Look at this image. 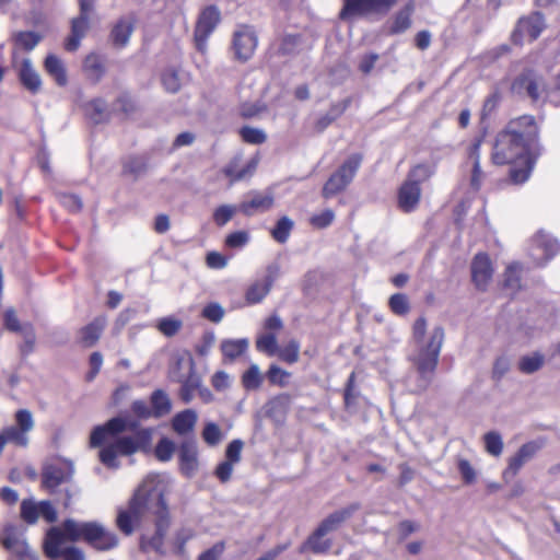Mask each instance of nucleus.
<instances>
[{
	"instance_id": "6e6552de",
	"label": "nucleus",
	"mask_w": 560,
	"mask_h": 560,
	"mask_svg": "<svg viewBox=\"0 0 560 560\" xmlns=\"http://www.w3.org/2000/svg\"><path fill=\"white\" fill-rule=\"evenodd\" d=\"M343 2L340 19L350 20L371 13H386L397 0H343Z\"/></svg>"
},
{
	"instance_id": "f3484780",
	"label": "nucleus",
	"mask_w": 560,
	"mask_h": 560,
	"mask_svg": "<svg viewBox=\"0 0 560 560\" xmlns=\"http://www.w3.org/2000/svg\"><path fill=\"white\" fill-rule=\"evenodd\" d=\"M257 46V36L248 26H242L234 33L233 49L235 57L242 61L248 60Z\"/></svg>"
},
{
	"instance_id": "a19ab883",
	"label": "nucleus",
	"mask_w": 560,
	"mask_h": 560,
	"mask_svg": "<svg viewBox=\"0 0 560 560\" xmlns=\"http://www.w3.org/2000/svg\"><path fill=\"white\" fill-rule=\"evenodd\" d=\"M486 451L492 456H500L503 451L502 436L497 431H490L483 436Z\"/></svg>"
},
{
	"instance_id": "f8f14e48",
	"label": "nucleus",
	"mask_w": 560,
	"mask_h": 560,
	"mask_svg": "<svg viewBox=\"0 0 560 560\" xmlns=\"http://www.w3.org/2000/svg\"><path fill=\"white\" fill-rule=\"evenodd\" d=\"M73 475V465L71 462L63 460L45 466L42 474L43 487L54 491L62 482L71 479Z\"/></svg>"
},
{
	"instance_id": "0e129e2a",
	"label": "nucleus",
	"mask_w": 560,
	"mask_h": 560,
	"mask_svg": "<svg viewBox=\"0 0 560 560\" xmlns=\"http://www.w3.org/2000/svg\"><path fill=\"white\" fill-rule=\"evenodd\" d=\"M504 285L512 290L520 288V266L517 264L506 268Z\"/></svg>"
},
{
	"instance_id": "603ef678",
	"label": "nucleus",
	"mask_w": 560,
	"mask_h": 560,
	"mask_svg": "<svg viewBox=\"0 0 560 560\" xmlns=\"http://www.w3.org/2000/svg\"><path fill=\"white\" fill-rule=\"evenodd\" d=\"M15 422H16L15 427H18V429H21V431H23L24 434H26V435L34 428L33 415L27 409H20L16 411Z\"/></svg>"
},
{
	"instance_id": "2f4dec72",
	"label": "nucleus",
	"mask_w": 560,
	"mask_h": 560,
	"mask_svg": "<svg viewBox=\"0 0 560 560\" xmlns=\"http://www.w3.org/2000/svg\"><path fill=\"white\" fill-rule=\"evenodd\" d=\"M150 401L153 411V418H162L168 415L172 410V401L168 395L162 389L154 390L151 394Z\"/></svg>"
},
{
	"instance_id": "8fccbe9b",
	"label": "nucleus",
	"mask_w": 560,
	"mask_h": 560,
	"mask_svg": "<svg viewBox=\"0 0 560 560\" xmlns=\"http://www.w3.org/2000/svg\"><path fill=\"white\" fill-rule=\"evenodd\" d=\"M240 135L245 142L252 144L264 143L267 139L266 133L261 129L253 127H243L240 130Z\"/></svg>"
},
{
	"instance_id": "7ed1b4c3",
	"label": "nucleus",
	"mask_w": 560,
	"mask_h": 560,
	"mask_svg": "<svg viewBox=\"0 0 560 560\" xmlns=\"http://www.w3.org/2000/svg\"><path fill=\"white\" fill-rule=\"evenodd\" d=\"M538 128L533 116L524 115L511 121L505 130L497 136L492 151V162L497 165L520 163L521 167L510 170L515 184L526 182L533 170L529 152L536 148Z\"/></svg>"
},
{
	"instance_id": "aec40b11",
	"label": "nucleus",
	"mask_w": 560,
	"mask_h": 560,
	"mask_svg": "<svg viewBox=\"0 0 560 560\" xmlns=\"http://www.w3.org/2000/svg\"><path fill=\"white\" fill-rule=\"evenodd\" d=\"M359 509L360 505L358 503H352L349 506L335 511L319 523L317 529L323 534L328 535L329 533L337 530Z\"/></svg>"
},
{
	"instance_id": "a211bd4d",
	"label": "nucleus",
	"mask_w": 560,
	"mask_h": 560,
	"mask_svg": "<svg viewBox=\"0 0 560 560\" xmlns=\"http://www.w3.org/2000/svg\"><path fill=\"white\" fill-rule=\"evenodd\" d=\"M535 247L532 256L540 260L539 264L547 261L560 252L559 242L545 232H538L533 240Z\"/></svg>"
},
{
	"instance_id": "0eeeda50",
	"label": "nucleus",
	"mask_w": 560,
	"mask_h": 560,
	"mask_svg": "<svg viewBox=\"0 0 560 560\" xmlns=\"http://www.w3.org/2000/svg\"><path fill=\"white\" fill-rule=\"evenodd\" d=\"M172 377L182 383L179 396L184 402H189L201 383L199 376L194 373V360L190 355L176 358Z\"/></svg>"
},
{
	"instance_id": "473e14b6",
	"label": "nucleus",
	"mask_w": 560,
	"mask_h": 560,
	"mask_svg": "<svg viewBox=\"0 0 560 560\" xmlns=\"http://www.w3.org/2000/svg\"><path fill=\"white\" fill-rule=\"evenodd\" d=\"M196 422L197 413L192 409H186L174 417L172 425L178 434H186L192 431Z\"/></svg>"
},
{
	"instance_id": "2eb2a0df",
	"label": "nucleus",
	"mask_w": 560,
	"mask_h": 560,
	"mask_svg": "<svg viewBox=\"0 0 560 560\" xmlns=\"http://www.w3.org/2000/svg\"><path fill=\"white\" fill-rule=\"evenodd\" d=\"M541 80L532 70L522 72L512 83L511 90L513 93L527 96L533 101H538L541 94Z\"/></svg>"
},
{
	"instance_id": "3c124183",
	"label": "nucleus",
	"mask_w": 560,
	"mask_h": 560,
	"mask_svg": "<svg viewBox=\"0 0 560 560\" xmlns=\"http://www.w3.org/2000/svg\"><path fill=\"white\" fill-rule=\"evenodd\" d=\"M39 516V504L23 500L21 503V517L28 524H35Z\"/></svg>"
},
{
	"instance_id": "393cba45",
	"label": "nucleus",
	"mask_w": 560,
	"mask_h": 560,
	"mask_svg": "<svg viewBox=\"0 0 560 560\" xmlns=\"http://www.w3.org/2000/svg\"><path fill=\"white\" fill-rule=\"evenodd\" d=\"M106 323L107 318L101 315L94 318L90 324L81 328L80 343L85 348L94 346L98 341L106 326Z\"/></svg>"
},
{
	"instance_id": "6ab92c4d",
	"label": "nucleus",
	"mask_w": 560,
	"mask_h": 560,
	"mask_svg": "<svg viewBox=\"0 0 560 560\" xmlns=\"http://www.w3.org/2000/svg\"><path fill=\"white\" fill-rule=\"evenodd\" d=\"M493 269L486 254H478L471 262L472 281L479 290H486L492 278Z\"/></svg>"
},
{
	"instance_id": "ddd939ff",
	"label": "nucleus",
	"mask_w": 560,
	"mask_h": 560,
	"mask_svg": "<svg viewBox=\"0 0 560 560\" xmlns=\"http://www.w3.org/2000/svg\"><path fill=\"white\" fill-rule=\"evenodd\" d=\"M545 27L542 14L534 12L526 18L520 19L512 35L514 43L520 44L523 39L535 40Z\"/></svg>"
},
{
	"instance_id": "a18cd8bd",
	"label": "nucleus",
	"mask_w": 560,
	"mask_h": 560,
	"mask_svg": "<svg viewBox=\"0 0 560 560\" xmlns=\"http://www.w3.org/2000/svg\"><path fill=\"white\" fill-rule=\"evenodd\" d=\"M3 326L12 332L21 334L26 328V324H21L18 314L13 307H9L3 313Z\"/></svg>"
},
{
	"instance_id": "774afa93",
	"label": "nucleus",
	"mask_w": 560,
	"mask_h": 560,
	"mask_svg": "<svg viewBox=\"0 0 560 560\" xmlns=\"http://www.w3.org/2000/svg\"><path fill=\"white\" fill-rule=\"evenodd\" d=\"M60 203L71 212H79L82 208L81 199L72 194H61L59 195Z\"/></svg>"
},
{
	"instance_id": "680f3d73",
	"label": "nucleus",
	"mask_w": 560,
	"mask_h": 560,
	"mask_svg": "<svg viewBox=\"0 0 560 560\" xmlns=\"http://www.w3.org/2000/svg\"><path fill=\"white\" fill-rule=\"evenodd\" d=\"M244 447V443L242 440H233L225 450V458L226 460H231L234 464H237L241 460L242 450Z\"/></svg>"
},
{
	"instance_id": "9d476101",
	"label": "nucleus",
	"mask_w": 560,
	"mask_h": 560,
	"mask_svg": "<svg viewBox=\"0 0 560 560\" xmlns=\"http://www.w3.org/2000/svg\"><path fill=\"white\" fill-rule=\"evenodd\" d=\"M220 19V11L214 5H209L201 11L195 28V42L198 50L206 49L207 39L219 24Z\"/></svg>"
},
{
	"instance_id": "5701e85b",
	"label": "nucleus",
	"mask_w": 560,
	"mask_h": 560,
	"mask_svg": "<svg viewBox=\"0 0 560 560\" xmlns=\"http://www.w3.org/2000/svg\"><path fill=\"white\" fill-rule=\"evenodd\" d=\"M180 470L187 477L192 476L198 467L197 445L194 441H184L178 451Z\"/></svg>"
},
{
	"instance_id": "58836bf2",
	"label": "nucleus",
	"mask_w": 560,
	"mask_h": 560,
	"mask_svg": "<svg viewBox=\"0 0 560 560\" xmlns=\"http://www.w3.org/2000/svg\"><path fill=\"white\" fill-rule=\"evenodd\" d=\"M294 226V222L287 215L280 218L276 226L271 230L273 240L280 244L288 241L290 233Z\"/></svg>"
},
{
	"instance_id": "f257e3e1",
	"label": "nucleus",
	"mask_w": 560,
	"mask_h": 560,
	"mask_svg": "<svg viewBox=\"0 0 560 560\" xmlns=\"http://www.w3.org/2000/svg\"><path fill=\"white\" fill-rule=\"evenodd\" d=\"M164 490L160 475H148L133 493L128 508L119 510L116 518L118 529L126 536H130L135 528L142 524L145 515H151L154 533L151 536L142 534L139 547L143 552L152 550L160 556L166 555L164 542L172 524Z\"/></svg>"
},
{
	"instance_id": "1a4fd4ad",
	"label": "nucleus",
	"mask_w": 560,
	"mask_h": 560,
	"mask_svg": "<svg viewBox=\"0 0 560 560\" xmlns=\"http://www.w3.org/2000/svg\"><path fill=\"white\" fill-rule=\"evenodd\" d=\"M3 547L10 551V560H38L37 553L30 547L23 535L12 524L5 525Z\"/></svg>"
},
{
	"instance_id": "4be33fe9",
	"label": "nucleus",
	"mask_w": 560,
	"mask_h": 560,
	"mask_svg": "<svg viewBox=\"0 0 560 560\" xmlns=\"http://www.w3.org/2000/svg\"><path fill=\"white\" fill-rule=\"evenodd\" d=\"M250 199L240 205V211L245 215H253L255 212L268 211L273 206V195L271 192H250Z\"/></svg>"
},
{
	"instance_id": "052dcab7",
	"label": "nucleus",
	"mask_w": 560,
	"mask_h": 560,
	"mask_svg": "<svg viewBox=\"0 0 560 560\" xmlns=\"http://www.w3.org/2000/svg\"><path fill=\"white\" fill-rule=\"evenodd\" d=\"M119 455H131L137 452L131 436H122L112 443Z\"/></svg>"
},
{
	"instance_id": "4c0bfd02",
	"label": "nucleus",
	"mask_w": 560,
	"mask_h": 560,
	"mask_svg": "<svg viewBox=\"0 0 560 560\" xmlns=\"http://www.w3.org/2000/svg\"><path fill=\"white\" fill-rule=\"evenodd\" d=\"M435 173V164L420 163L408 173L407 180L416 182L419 186Z\"/></svg>"
},
{
	"instance_id": "c756f323",
	"label": "nucleus",
	"mask_w": 560,
	"mask_h": 560,
	"mask_svg": "<svg viewBox=\"0 0 560 560\" xmlns=\"http://www.w3.org/2000/svg\"><path fill=\"white\" fill-rule=\"evenodd\" d=\"M86 114L94 124H102L110 118L112 110L103 98H94L86 104Z\"/></svg>"
},
{
	"instance_id": "a878e982",
	"label": "nucleus",
	"mask_w": 560,
	"mask_h": 560,
	"mask_svg": "<svg viewBox=\"0 0 560 560\" xmlns=\"http://www.w3.org/2000/svg\"><path fill=\"white\" fill-rule=\"evenodd\" d=\"M248 347L249 341L247 338L225 339L220 346L224 359L229 362H233L242 357L248 350Z\"/></svg>"
},
{
	"instance_id": "423d86ee",
	"label": "nucleus",
	"mask_w": 560,
	"mask_h": 560,
	"mask_svg": "<svg viewBox=\"0 0 560 560\" xmlns=\"http://www.w3.org/2000/svg\"><path fill=\"white\" fill-rule=\"evenodd\" d=\"M362 154H351L325 183L322 195L329 199L343 191L353 180L362 163Z\"/></svg>"
},
{
	"instance_id": "4d7b16f0",
	"label": "nucleus",
	"mask_w": 560,
	"mask_h": 560,
	"mask_svg": "<svg viewBox=\"0 0 560 560\" xmlns=\"http://www.w3.org/2000/svg\"><path fill=\"white\" fill-rule=\"evenodd\" d=\"M202 438L208 445L214 446L220 443L222 439V432L218 424L209 422L206 424L202 431Z\"/></svg>"
},
{
	"instance_id": "39448f33",
	"label": "nucleus",
	"mask_w": 560,
	"mask_h": 560,
	"mask_svg": "<svg viewBox=\"0 0 560 560\" xmlns=\"http://www.w3.org/2000/svg\"><path fill=\"white\" fill-rule=\"evenodd\" d=\"M137 422L122 417H115L108 420L103 425H97L93 429L90 436V444L92 447L101 446L108 436L117 435L126 430L135 431L131 436L137 451L147 450L151 445L153 430L137 429Z\"/></svg>"
},
{
	"instance_id": "37998d69",
	"label": "nucleus",
	"mask_w": 560,
	"mask_h": 560,
	"mask_svg": "<svg viewBox=\"0 0 560 560\" xmlns=\"http://www.w3.org/2000/svg\"><path fill=\"white\" fill-rule=\"evenodd\" d=\"M258 351L273 355L278 351L277 337L273 334H264L256 340Z\"/></svg>"
},
{
	"instance_id": "b1692460",
	"label": "nucleus",
	"mask_w": 560,
	"mask_h": 560,
	"mask_svg": "<svg viewBox=\"0 0 560 560\" xmlns=\"http://www.w3.org/2000/svg\"><path fill=\"white\" fill-rule=\"evenodd\" d=\"M18 74L21 83L32 93H37L42 85V80L37 71L32 66L28 58H24L20 66L16 65Z\"/></svg>"
},
{
	"instance_id": "c03bdc74",
	"label": "nucleus",
	"mask_w": 560,
	"mask_h": 560,
	"mask_svg": "<svg viewBox=\"0 0 560 560\" xmlns=\"http://www.w3.org/2000/svg\"><path fill=\"white\" fill-rule=\"evenodd\" d=\"M195 536L191 528L183 527L178 529L173 537V545L175 553L183 556L185 553V546L188 540Z\"/></svg>"
},
{
	"instance_id": "e2e57ef3",
	"label": "nucleus",
	"mask_w": 560,
	"mask_h": 560,
	"mask_svg": "<svg viewBox=\"0 0 560 560\" xmlns=\"http://www.w3.org/2000/svg\"><path fill=\"white\" fill-rule=\"evenodd\" d=\"M202 316L213 323H219L224 316V310L218 303H210L203 307Z\"/></svg>"
},
{
	"instance_id": "cd10ccee",
	"label": "nucleus",
	"mask_w": 560,
	"mask_h": 560,
	"mask_svg": "<svg viewBox=\"0 0 560 560\" xmlns=\"http://www.w3.org/2000/svg\"><path fill=\"white\" fill-rule=\"evenodd\" d=\"M40 42V36L35 32H20L14 36L15 48L12 52V65H18V49L33 50Z\"/></svg>"
},
{
	"instance_id": "49530a36",
	"label": "nucleus",
	"mask_w": 560,
	"mask_h": 560,
	"mask_svg": "<svg viewBox=\"0 0 560 560\" xmlns=\"http://www.w3.org/2000/svg\"><path fill=\"white\" fill-rule=\"evenodd\" d=\"M278 357L287 363H295L299 360L300 343L296 340H291L282 349H278Z\"/></svg>"
},
{
	"instance_id": "dca6fc26",
	"label": "nucleus",
	"mask_w": 560,
	"mask_h": 560,
	"mask_svg": "<svg viewBox=\"0 0 560 560\" xmlns=\"http://www.w3.org/2000/svg\"><path fill=\"white\" fill-rule=\"evenodd\" d=\"M541 445L535 441L523 444L517 453L509 459V465L503 471L504 481L509 482L512 480L524 466V464H526L536 455Z\"/></svg>"
},
{
	"instance_id": "13d9d810",
	"label": "nucleus",
	"mask_w": 560,
	"mask_h": 560,
	"mask_svg": "<svg viewBox=\"0 0 560 560\" xmlns=\"http://www.w3.org/2000/svg\"><path fill=\"white\" fill-rule=\"evenodd\" d=\"M322 280V273L316 270L307 271L302 280V290L305 294H311Z\"/></svg>"
},
{
	"instance_id": "79ce46f5",
	"label": "nucleus",
	"mask_w": 560,
	"mask_h": 560,
	"mask_svg": "<svg viewBox=\"0 0 560 560\" xmlns=\"http://www.w3.org/2000/svg\"><path fill=\"white\" fill-rule=\"evenodd\" d=\"M183 327V322L175 317H163L158 323V329L166 337L175 336Z\"/></svg>"
},
{
	"instance_id": "7c9ffc66",
	"label": "nucleus",
	"mask_w": 560,
	"mask_h": 560,
	"mask_svg": "<svg viewBox=\"0 0 560 560\" xmlns=\"http://www.w3.org/2000/svg\"><path fill=\"white\" fill-rule=\"evenodd\" d=\"M264 374L256 363H250L241 376V384L247 392L258 390L264 383Z\"/></svg>"
},
{
	"instance_id": "e433bc0d",
	"label": "nucleus",
	"mask_w": 560,
	"mask_h": 560,
	"mask_svg": "<svg viewBox=\"0 0 560 560\" xmlns=\"http://www.w3.org/2000/svg\"><path fill=\"white\" fill-rule=\"evenodd\" d=\"M0 435L5 444L12 443L19 447H26L28 444V436L15 425H10L2 429Z\"/></svg>"
},
{
	"instance_id": "69168bd1",
	"label": "nucleus",
	"mask_w": 560,
	"mask_h": 560,
	"mask_svg": "<svg viewBox=\"0 0 560 560\" xmlns=\"http://www.w3.org/2000/svg\"><path fill=\"white\" fill-rule=\"evenodd\" d=\"M249 240L248 233L237 231L229 234L225 238V245L231 248H240L247 244Z\"/></svg>"
},
{
	"instance_id": "f03ea898",
	"label": "nucleus",
	"mask_w": 560,
	"mask_h": 560,
	"mask_svg": "<svg viewBox=\"0 0 560 560\" xmlns=\"http://www.w3.org/2000/svg\"><path fill=\"white\" fill-rule=\"evenodd\" d=\"M84 540L93 548L106 551L118 546L117 535L98 522H77L66 520L60 526L51 527L44 540V551L47 558L56 560H84L81 549L68 546L69 542Z\"/></svg>"
},
{
	"instance_id": "bf43d9fd",
	"label": "nucleus",
	"mask_w": 560,
	"mask_h": 560,
	"mask_svg": "<svg viewBox=\"0 0 560 560\" xmlns=\"http://www.w3.org/2000/svg\"><path fill=\"white\" fill-rule=\"evenodd\" d=\"M118 452L116 451L113 444H109L101 450L100 459L101 462L109 468H117L118 462L116 459Z\"/></svg>"
},
{
	"instance_id": "5fc2aeb1",
	"label": "nucleus",
	"mask_w": 560,
	"mask_h": 560,
	"mask_svg": "<svg viewBox=\"0 0 560 560\" xmlns=\"http://www.w3.org/2000/svg\"><path fill=\"white\" fill-rule=\"evenodd\" d=\"M291 376V374L282 370L276 364H271L268 372L267 377L271 384H277L281 387H284L288 384V380Z\"/></svg>"
},
{
	"instance_id": "4468645a",
	"label": "nucleus",
	"mask_w": 560,
	"mask_h": 560,
	"mask_svg": "<svg viewBox=\"0 0 560 560\" xmlns=\"http://www.w3.org/2000/svg\"><path fill=\"white\" fill-rule=\"evenodd\" d=\"M280 273L278 264H271L266 268L262 279L255 281L246 292V301L250 304L259 303L270 292L273 282Z\"/></svg>"
},
{
	"instance_id": "de8ad7c7",
	"label": "nucleus",
	"mask_w": 560,
	"mask_h": 560,
	"mask_svg": "<svg viewBox=\"0 0 560 560\" xmlns=\"http://www.w3.org/2000/svg\"><path fill=\"white\" fill-rule=\"evenodd\" d=\"M237 208L232 205L218 207L213 212V221L218 226L225 225L236 213Z\"/></svg>"
},
{
	"instance_id": "6e6d98bb",
	"label": "nucleus",
	"mask_w": 560,
	"mask_h": 560,
	"mask_svg": "<svg viewBox=\"0 0 560 560\" xmlns=\"http://www.w3.org/2000/svg\"><path fill=\"white\" fill-rule=\"evenodd\" d=\"M389 307L397 315H405L409 312V302L405 294L395 293L389 299Z\"/></svg>"
},
{
	"instance_id": "20e7f679",
	"label": "nucleus",
	"mask_w": 560,
	"mask_h": 560,
	"mask_svg": "<svg viewBox=\"0 0 560 560\" xmlns=\"http://www.w3.org/2000/svg\"><path fill=\"white\" fill-rule=\"evenodd\" d=\"M444 337V329L441 326H435L428 331L424 317H419L413 323L411 338L413 352L409 359L419 375L417 387L420 392L425 390L433 380Z\"/></svg>"
},
{
	"instance_id": "72a5a7b5",
	"label": "nucleus",
	"mask_w": 560,
	"mask_h": 560,
	"mask_svg": "<svg viewBox=\"0 0 560 560\" xmlns=\"http://www.w3.org/2000/svg\"><path fill=\"white\" fill-rule=\"evenodd\" d=\"M45 69L47 73L60 86L67 84V74L62 61L55 55H49L45 59Z\"/></svg>"
},
{
	"instance_id": "338daca9",
	"label": "nucleus",
	"mask_w": 560,
	"mask_h": 560,
	"mask_svg": "<svg viewBox=\"0 0 560 560\" xmlns=\"http://www.w3.org/2000/svg\"><path fill=\"white\" fill-rule=\"evenodd\" d=\"M335 219V213L330 209H326L319 214H315L311 218V223L315 228L324 229L329 226Z\"/></svg>"
},
{
	"instance_id": "bb28decb",
	"label": "nucleus",
	"mask_w": 560,
	"mask_h": 560,
	"mask_svg": "<svg viewBox=\"0 0 560 560\" xmlns=\"http://www.w3.org/2000/svg\"><path fill=\"white\" fill-rule=\"evenodd\" d=\"M325 534L319 532L317 528L308 536L306 541L300 547V552L303 553L307 550L314 553H325L331 546L332 541L329 538H325Z\"/></svg>"
},
{
	"instance_id": "c9c22d12",
	"label": "nucleus",
	"mask_w": 560,
	"mask_h": 560,
	"mask_svg": "<svg viewBox=\"0 0 560 560\" xmlns=\"http://www.w3.org/2000/svg\"><path fill=\"white\" fill-rule=\"evenodd\" d=\"M132 33V25L127 20H120L112 30V39L116 46H125Z\"/></svg>"
},
{
	"instance_id": "864d4df0",
	"label": "nucleus",
	"mask_w": 560,
	"mask_h": 560,
	"mask_svg": "<svg viewBox=\"0 0 560 560\" xmlns=\"http://www.w3.org/2000/svg\"><path fill=\"white\" fill-rule=\"evenodd\" d=\"M113 110L129 115L136 110V103L129 94L121 93L115 101Z\"/></svg>"
},
{
	"instance_id": "9b49d317",
	"label": "nucleus",
	"mask_w": 560,
	"mask_h": 560,
	"mask_svg": "<svg viewBox=\"0 0 560 560\" xmlns=\"http://www.w3.org/2000/svg\"><path fill=\"white\" fill-rule=\"evenodd\" d=\"M80 15L72 21L71 36L66 42V49L74 51L80 45L89 28L90 13L93 9V0H79Z\"/></svg>"
},
{
	"instance_id": "09e8293b",
	"label": "nucleus",
	"mask_w": 560,
	"mask_h": 560,
	"mask_svg": "<svg viewBox=\"0 0 560 560\" xmlns=\"http://www.w3.org/2000/svg\"><path fill=\"white\" fill-rule=\"evenodd\" d=\"M175 452V444L167 438L160 440L155 447V456L161 462H168Z\"/></svg>"
},
{
	"instance_id": "c85d7f7f",
	"label": "nucleus",
	"mask_w": 560,
	"mask_h": 560,
	"mask_svg": "<svg viewBox=\"0 0 560 560\" xmlns=\"http://www.w3.org/2000/svg\"><path fill=\"white\" fill-rule=\"evenodd\" d=\"M83 69L88 78L94 83H98L105 73V65L101 56L90 54L83 61Z\"/></svg>"
},
{
	"instance_id": "412c9836",
	"label": "nucleus",
	"mask_w": 560,
	"mask_h": 560,
	"mask_svg": "<svg viewBox=\"0 0 560 560\" xmlns=\"http://www.w3.org/2000/svg\"><path fill=\"white\" fill-rule=\"evenodd\" d=\"M421 196V188L416 182L405 180L398 191V206L405 212L415 210Z\"/></svg>"
},
{
	"instance_id": "ea45409f",
	"label": "nucleus",
	"mask_w": 560,
	"mask_h": 560,
	"mask_svg": "<svg viewBox=\"0 0 560 560\" xmlns=\"http://www.w3.org/2000/svg\"><path fill=\"white\" fill-rule=\"evenodd\" d=\"M545 358L541 353L535 352L523 357L518 362V368L523 373L532 374L544 365Z\"/></svg>"
},
{
	"instance_id": "f704fd0d",
	"label": "nucleus",
	"mask_w": 560,
	"mask_h": 560,
	"mask_svg": "<svg viewBox=\"0 0 560 560\" xmlns=\"http://www.w3.org/2000/svg\"><path fill=\"white\" fill-rule=\"evenodd\" d=\"M412 11V4H407L400 11H398L389 27V34H400L406 32L411 26Z\"/></svg>"
}]
</instances>
